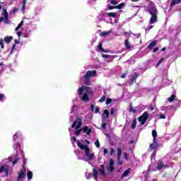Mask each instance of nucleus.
Here are the masks:
<instances>
[{"mask_svg":"<svg viewBox=\"0 0 181 181\" xmlns=\"http://www.w3.org/2000/svg\"><path fill=\"white\" fill-rule=\"evenodd\" d=\"M0 46H1V49H4L5 48V47L4 45V42L2 41V40H1V41H0Z\"/></svg>","mask_w":181,"mask_h":181,"instance_id":"obj_50","label":"nucleus"},{"mask_svg":"<svg viewBox=\"0 0 181 181\" xmlns=\"http://www.w3.org/2000/svg\"><path fill=\"white\" fill-rule=\"evenodd\" d=\"M102 57H103V59H110V55L109 54H102Z\"/></svg>","mask_w":181,"mask_h":181,"instance_id":"obj_46","label":"nucleus"},{"mask_svg":"<svg viewBox=\"0 0 181 181\" xmlns=\"http://www.w3.org/2000/svg\"><path fill=\"white\" fill-rule=\"evenodd\" d=\"M124 46L127 50L131 49V44H129V41L128 40H124Z\"/></svg>","mask_w":181,"mask_h":181,"instance_id":"obj_24","label":"nucleus"},{"mask_svg":"<svg viewBox=\"0 0 181 181\" xmlns=\"http://www.w3.org/2000/svg\"><path fill=\"white\" fill-rule=\"evenodd\" d=\"M127 77V74L123 73L121 76V78H125Z\"/></svg>","mask_w":181,"mask_h":181,"instance_id":"obj_57","label":"nucleus"},{"mask_svg":"<svg viewBox=\"0 0 181 181\" xmlns=\"http://www.w3.org/2000/svg\"><path fill=\"white\" fill-rule=\"evenodd\" d=\"M105 116H106V118L107 119L110 118V111L107 109H105L104 110V112L102 114L103 121H105Z\"/></svg>","mask_w":181,"mask_h":181,"instance_id":"obj_12","label":"nucleus"},{"mask_svg":"<svg viewBox=\"0 0 181 181\" xmlns=\"http://www.w3.org/2000/svg\"><path fill=\"white\" fill-rule=\"evenodd\" d=\"M99 172L101 173L103 176L105 175V167L103 164L100 165V168L99 169Z\"/></svg>","mask_w":181,"mask_h":181,"instance_id":"obj_21","label":"nucleus"},{"mask_svg":"<svg viewBox=\"0 0 181 181\" xmlns=\"http://www.w3.org/2000/svg\"><path fill=\"white\" fill-rule=\"evenodd\" d=\"M27 177L28 180H32V178L33 177V173H32V171H28L27 173Z\"/></svg>","mask_w":181,"mask_h":181,"instance_id":"obj_29","label":"nucleus"},{"mask_svg":"<svg viewBox=\"0 0 181 181\" xmlns=\"http://www.w3.org/2000/svg\"><path fill=\"white\" fill-rule=\"evenodd\" d=\"M82 101H90V96L87 93H83V97L81 98Z\"/></svg>","mask_w":181,"mask_h":181,"instance_id":"obj_20","label":"nucleus"},{"mask_svg":"<svg viewBox=\"0 0 181 181\" xmlns=\"http://www.w3.org/2000/svg\"><path fill=\"white\" fill-rule=\"evenodd\" d=\"M12 40H13V37H12V36H6L4 37V42L6 43H11V42H12Z\"/></svg>","mask_w":181,"mask_h":181,"instance_id":"obj_19","label":"nucleus"},{"mask_svg":"<svg viewBox=\"0 0 181 181\" xmlns=\"http://www.w3.org/2000/svg\"><path fill=\"white\" fill-rule=\"evenodd\" d=\"M124 5H125V3H121L119 5L115 6V9H122Z\"/></svg>","mask_w":181,"mask_h":181,"instance_id":"obj_33","label":"nucleus"},{"mask_svg":"<svg viewBox=\"0 0 181 181\" xmlns=\"http://www.w3.org/2000/svg\"><path fill=\"white\" fill-rule=\"evenodd\" d=\"M158 146V141L156 140V141H153V143L150 144V149H151L152 151H155V149H156Z\"/></svg>","mask_w":181,"mask_h":181,"instance_id":"obj_13","label":"nucleus"},{"mask_svg":"<svg viewBox=\"0 0 181 181\" xmlns=\"http://www.w3.org/2000/svg\"><path fill=\"white\" fill-rule=\"evenodd\" d=\"M14 45H19V41L18 40H14Z\"/></svg>","mask_w":181,"mask_h":181,"instance_id":"obj_61","label":"nucleus"},{"mask_svg":"<svg viewBox=\"0 0 181 181\" xmlns=\"http://www.w3.org/2000/svg\"><path fill=\"white\" fill-rule=\"evenodd\" d=\"M20 158H15V160L13 161V166H15L19 162Z\"/></svg>","mask_w":181,"mask_h":181,"instance_id":"obj_40","label":"nucleus"},{"mask_svg":"<svg viewBox=\"0 0 181 181\" xmlns=\"http://www.w3.org/2000/svg\"><path fill=\"white\" fill-rule=\"evenodd\" d=\"M22 172H26V161L23 160V168L21 170Z\"/></svg>","mask_w":181,"mask_h":181,"instance_id":"obj_35","label":"nucleus"},{"mask_svg":"<svg viewBox=\"0 0 181 181\" xmlns=\"http://www.w3.org/2000/svg\"><path fill=\"white\" fill-rule=\"evenodd\" d=\"M26 177V172L20 170L18 173V177L17 178V181H21L23 177Z\"/></svg>","mask_w":181,"mask_h":181,"instance_id":"obj_9","label":"nucleus"},{"mask_svg":"<svg viewBox=\"0 0 181 181\" xmlns=\"http://www.w3.org/2000/svg\"><path fill=\"white\" fill-rule=\"evenodd\" d=\"M17 35L18 36V37H21V36H22V32L21 31L17 32Z\"/></svg>","mask_w":181,"mask_h":181,"instance_id":"obj_59","label":"nucleus"},{"mask_svg":"<svg viewBox=\"0 0 181 181\" xmlns=\"http://www.w3.org/2000/svg\"><path fill=\"white\" fill-rule=\"evenodd\" d=\"M114 169H115V167H114V160L111 159L110 160V165H109V168L108 170L109 172H114Z\"/></svg>","mask_w":181,"mask_h":181,"instance_id":"obj_11","label":"nucleus"},{"mask_svg":"<svg viewBox=\"0 0 181 181\" xmlns=\"http://www.w3.org/2000/svg\"><path fill=\"white\" fill-rule=\"evenodd\" d=\"M136 128V118L133 119V122L132 123V129H135Z\"/></svg>","mask_w":181,"mask_h":181,"instance_id":"obj_30","label":"nucleus"},{"mask_svg":"<svg viewBox=\"0 0 181 181\" xmlns=\"http://www.w3.org/2000/svg\"><path fill=\"white\" fill-rule=\"evenodd\" d=\"M159 119H166V116L163 114H161L159 117Z\"/></svg>","mask_w":181,"mask_h":181,"instance_id":"obj_44","label":"nucleus"},{"mask_svg":"<svg viewBox=\"0 0 181 181\" xmlns=\"http://www.w3.org/2000/svg\"><path fill=\"white\" fill-rule=\"evenodd\" d=\"M131 172V168H129L127 170H126L124 173L121 176V179H124V177H127Z\"/></svg>","mask_w":181,"mask_h":181,"instance_id":"obj_15","label":"nucleus"},{"mask_svg":"<svg viewBox=\"0 0 181 181\" xmlns=\"http://www.w3.org/2000/svg\"><path fill=\"white\" fill-rule=\"evenodd\" d=\"M86 92L87 93V94H93V90L91 89V87L89 86H86L85 88Z\"/></svg>","mask_w":181,"mask_h":181,"instance_id":"obj_28","label":"nucleus"},{"mask_svg":"<svg viewBox=\"0 0 181 181\" xmlns=\"http://www.w3.org/2000/svg\"><path fill=\"white\" fill-rule=\"evenodd\" d=\"M4 23H11V21L8 18V11L6 9L4 10Z\"/></svg>","mask_w":181,"mask_h":181,"instance_id":"obj_10","label":"nucleus"},{"mask_svg":"<svg viewBox=\"0 0 181 181\" xmlns=\"http://www.w3.org/2000/svg\"><path fill=\"white\" fill-rule=\"evenodd\" d=\"M18 138V133H16L13 136V139H16Z\"/></svg>","mask_w":181,"mask_h":181,"instance_id":"obj_62","label":"nucleus"},{"mask_svg":"<svg viewBox=\"0 0 181 181\" xmlns=\"http://www.w3.org/2000/svg\"><path fill=\"white\" fill-rule=\"evenodd\" d=\"M4 97H5V95L0 94V101H2V100H4Z\"/></svg>","mask_w":181,"mask_h":181,"instance_id":"obj_56","label":"nucleus"},{"mask_svg":"<svg viewBox=\"0 0 181 181\" xmlns=\"http://www.w3.org/2000/svg\"><path fill=\"white\" fill-rule=\"evenodd\" d=\"M156 45H158V40H153L148 45V49H152L153 47H155V46H156Z\"/></svg>","mask_w":181,"mask_h":181,"instance_id":"obj_17","label":"nucleus"},{"mask_svg":"<svg viewBox=\"0 0 181 181\" xmlns=\"http://www.w3.org/2000/svg\"><path fill=\"white\" fill-rule=\"evenodd\" d=\"M107 15L109 16L110 18H117V13H107Z\"/></svg>","mask_w":181,"mask_h":181,"instance_id":"obj_34","label":"nucleus"},{"mask_svg":"<svg viewBox=\"0 0 181 181\" xmlns=\"http://www.w3.org/2000/svg\"><path fill=\"white\" fill-rule=\"evenodd\" d=\"M25 8H26V5L23 4L22 8H21L22 11H25Z\"/></svg>","mask_w":181,"mask_h":181,"instance_id":"obj_60","label":"nucleus"},{"mask_svg":"<svg viewBox=\"0 0 181 181\" xmlns=\"http://www.w3.org/2000/svg\"><path fill=\"white\" fill-rule=\"evenodd\" d=\"M129 112H133L134 114H135V112H136V110L132 108V105H130V107H129Z\"/></svg>","mask_w":181,"mask_h":181,"instance_id":"obj_38","label":"nucleus"},{"mask_svg":"<svg viewBox=\"0 0 181 181\" xmlns=\"http://www.w3.org/2000/svg\"><path fill=\"white\" fill-rule=\"evenodd\" d=\"M139 73L134 72L133 75L130 76V82H129V86H132V84H134V83H136V80L139 77Z\"/></svg>","mask_w":181,"mask_h":181,"instance_id":"obj_5","label":"nucleus"},{"mask_svg":"<svg viewBox=\"0 0 181 181\" xmlns=\"http://www.w3.org/2000/svg\"><path fill=\"white\" fill-rule=\"evenodd\" d=\"M114 112H115L114 108L112 107V108H111V110H110V115H114Z\"/></svg>","mask_w":181,"mask_h":181,"instance_id":"obj_58","label":"nucleus"},{"mask_svg":"<svg viewBox=\"0 0 181 181\" xmlns=\"http://www.w3.org/2000/svg\"><path fill=\"white\" fill-rule=\"evenodd\" d=\"M175 98H176V95H172L171 97L168 98L169 103H173V101H175Z\"/></svg>","mask_w":181,"mask_h":181,"instance_id":"obj_36","label":"nucleus"},{"mask_svg":"<svg viewBox=\"0 0 181 181\" xmlns=\"http://www.w3.org/2000/svg\"><path fill=\"white\" fill-rule=\"evenodd\" d=\"M148 118H149V113L144 112L142 115L138 117V121L140 122L141 125H145Z\"/></svg>","mask_w":181,"mask_h":181,"instance_id":"obj_4","label":"nucleus"},{"mask_svg":"<svg viewBox=\"0 0 181 181\" xmlns=\"http://www.w3.org/2000/svg\"><path fill=\"white\" fill-rule=\"evenodd\" d=\"M110 4L112 5H117L118 4V1H117V0H111L110 1Z\"/></svg>","mask_w":181,"mask_h":181,"instance_id":"obj_41","label":"nucleus"},{"mask_svg":"<svg viewBox=\"0 0 181 181\" xmlns=\"http://www.w3.org/2000/svg\"><path fill=\"white\" fill-rule=\"evenodd\" d=\"M102 128H103V129H105V128H107V123L103 122L102 124Z\"/></svg>","mask_w":181,"mask_h":181,"instance_id":"obj_51","label":"nucleus"},{"mask_svg":"<svg viewBox=\"0 0 181 181\" xmlns=\"http://www.w3.org/2000/svg\"><path fill=\"white\" fill-rule=\"evenodd\" d=\"M103 153L104 155H107V153H108V150L107 148H104Z\"/></svg>","mask_w":181,"mask_h":181,"instance_id":"obj_55","label":"nucleus"},{"mask_svg":"<svg viewBox=\"0 0 181 181\" xmlns=\"http://www.w3.org/2000/svg\"><path fill=\"white\" fill-rule=\"evenodd\" d=\"M98 101L100 103H104L105 101V95H103Z\"/></svg>","mask_w":181,"mask_h":181,"instance_id":"obj_45","label":"nucleus"},{"mask_svg":"<svg viewBox=\"0 0 181 181\" xmlns=\"http://www.w3.org/2000/svg\"><path fill=\"white\" fill-rule=\"evenodd\" d=\"M147 10L150 15H151L149 24L152 25L153 23H156L158 21V8H156V6L148 7Z\"/></svg>","mask_w":181,"mask_h":181,"instance_id":"obj_1","label":"nucleus"},{"mask_svg":"<svg viewBox=\"0 0 181 181\" xmlns=\"http://www.w3.org/2000/svg\"><path fill=\"white\" fill-rule=\"evenodd\" d=\"M115 151H114V148H111V151H110V155H113Z\"/></svg>","mask_w":181,"mask_h":181,"instance_id":"obj_63","label":"nucleus"},{"mask_svg":"<svg viewBox=\"0 0 181 181\" xmlns=\"http://www.w3.org/2000/svg\"><path fill=\"white\" fill-rule=\"evenodd\" d=\"M78 93L79 95H83V93H84V86H82L80 88H78Z\"/></svg>","mask_w":181,"mask_h":181,"instance_id":"obj_32","label":"nucleus"},{"mask_svg":"<svg viewBox=\"0 0 181 181\" xmlns=\"http://www.w3.org/2000/svg\"><path fill=\"white\" fill-rule=\"evenodd\" d=\"M181 0H171L170 6H175V5H177L180 4Z\"/></svg>","mask_w":181,"mask_h":181,"instance_id":"obj_23","label":"nucleus"},{"mask_svg":"<svg viewBox=\"0 0 181 181\" xmlns=\"http://www.w3.org/2000/svg\"><path fill=\"white\" fill-rule=\"evenodd\" d=\"M76 144L80 149L85 151L86 156H87L89 160H93V159H94V153H90V148H88V146L82 144L79 140L77 141Z\"/></svg>","mask_w":181,"mask_h":181,"instance_id":"obj_2","label":"nucleus"},{"mask_svg":"<svg viewBox=\"0 0 181 181\" xmlns=\"http://www.w3.org/2000/svg\"><path fill=\"white\" fill-rule=\"evenodd\" d=\"M77 125V120H75L71 125V128H74Z\"/></svg>","mask_w":181,"mask_h":181,"instance_id":"obj_52","label":"nucleus"},{"mask_svg":"<svg viewBox=\"0 0 181 181\" xmlns=\"http://www.w3.org/2000/svg\"><path fill=\"white\" fill-rule=\"evenodd\" d=\"M19 146H21V144L19 143H16L13 144V148L14 151H18V148H19Z\"/></svg>","mask_w":181,"mask_h":181,"instance_id":"obj_37","label":"nucleus"},{"mask_svg":"<svg viewBox=\"0 0 181 181\" xmlns=\"http://www.w3.org/2000/svg\"><path fill=\"white\" fill-rule=\"evenodd\" d=\"M111 103H112V99L107 98V100H106V105H109V104H111Z\"/></svg>","mask_w":181,"mask_h":181,"instance_id":"obj_39","label":"nucleus"},{"mask_svg":"<svg viewBox=\"0 0 181 181\" xmlns=\"http://www.w3.org/2000/svg\"><path fill=\"white\" fill-rule=\"evenodd\" d=\"M90 110L91 111H94V105H91Z\"/></svg>","mask_w":181,"mask_h":181,"instance_id":"obj_64","label":"nucleus"},{"mask_svg":"<svg viewBox=\"0 0 181 181\" xmlns=\"http://www.w3.org/2000/svg\"><path fill=\"white\" fill-rule=\"evenodd\" d=\"M158 50H159V47H155L153 49V53H156V52H158Z\"/></svg>","mask_w":181,"mask_h":181,"instance_id":"obj_54","label":"nucleus"},{"mask_svg":"<svg viewBox=\"0 0 181 181\" xmlns=\"http://www.w3.org/2000/svg\"><path fill=\"white\" fill-rule=\"evenodd\" d=\"M124 159H126V160H129V156H128V153H124Z\"/></svg>","mask_w":181,"mask_h":181,"instance_id":"obj_43","label":"nucleus"},{"mask_svg":"<svg viewBox=\"0 0 181 181\" xmlns=\"http://www.w3.org/2000/svg\"><path fill=\"white\" fill-rule=\"evenodd\" d=\"M85 81H84V84L85 86H90L91 80L90 79V78L88 77H84Z\"/></svg>","mask_w":181,"mask_h":181,"instance_id":"obj_27","label":"nucleus"},{"mask_svg":"<svg viewBox=\"0 0 181 181\" xmlns=\"http://www.w3.org/2000/svg\"><path fill=\"white\" fill-rule=\"evenodd\" d=\"M18 11H19V8L14 7L12 12L13 14H15V13H16V12H18Z\"/></svg>","mask_w":181,"mask_h":181,"instance_id":"obj_48","label":"nucleus"},{"mask_svg":"<svg viewBox=\"0 0 181 181\" xmlns=\"http://www.w3.org/2000/svg\"><path fill=\"white\" fill-rule=\"evenodd\" d=\"M22 26H23V21H21V23L16 28V29H15L16 32H18V30H19V29H21V28H22Z\"/></svg>","mask_w":181,"mask_h":181,"instance_id":"obj_31","label":"nucleus"},{"mask_svg":"<svg viewBox=\"0 0 181 181\" xmlns=\"http://www.w3.org/2000/svg\"><path fill=\"white\" fill-rule=\"evenodd\" d=\"M165 168H168V165H165V164L163 163V161L159 160V162L157 164V167H156L158 170H161L162 169H163Z\"/></svg>","mask_w":181,"mask_h":181,"instance_id":"obj_8","label":"nucleus"},{"mask_svg":"<svg viewBox=\"0 0 181 181\" xmlns=\"http://www.w3.org/2000/svg\"><path fill=\"white\" fill-rule=\"evenodd\" d=\"M122 154V148H117V160H119L121 159V155Z\"/></svg>","mask_w":181,"mask_h":181,"instance_id":"obj_26","label":"nucleus"},{"mask_svg":"<svg viewBox=\"0 0 181 181\" xmlns=\"http://www.w3.org/2000/svg\"><path fill=\"white\" fill-rule=\"evenodd\" d=\"M4 172L6 176H8L9 175V168L6 167V165H3L0 168V173Z\"/></svg>","mask_w":181,"mask_h":181,"instance_id":"obj_7","label":"nucleus"},{"mask_svg":"<svg viewBox=\"0 0 181 181\" xmlns=\"http://www.w3.org/2000/svg\"><path fill=\"white\" fill-rule=\"evenodd\" d=\"M93 176L95 180L98 181V171L95 168L93 169Z\"/></svg>","mask_w":181,"mask_h":181,"instance_id":"obj_16","label":"nucleus"},{"mask_svg":"<svg viewBox=\"0 0 181 181\" xmlns=\"http://www.w3.org/2000/svg\"><path fill=\"white\" fill-rule=\"evenodd\" d=\"M163 60V58H161L158 62L157 63L156 67H159V66L160 65V63H162V61Z\"/></svg>","mask_w":181,"mask_h":181,"instance_id":"obj_47","label":"nucleus"},{"mask_svg":"<svg viewBox=\"0 0 181 181\" xmlns=\"http://www.w3.org/2000/svg\"><path fill=\"white\" fill-rule=\"evenodd\" d=\"M95 114H98V112H100V107H96L95 108Z\"/></svg>","mask_w":181,"mask_h":181,"instance_id":"obj_53","label":"nucleus"},{"mask_svg":"<svg viewBox=\"0 0 181 181\" xmlns=\"http://www.w3.org/2000/svg\"><path fill=\"white\" fill-rule=\"evenodd\" d=\"M98 47L99 49V50H100V52H103V53H109L110 51L108 49H105L104 48H103V43L100 42L98 45Z\"/></svg>","mask_w":181,"mask_h":181,"instance_id":"obj_14","label":"nucleus"},{"mask_svg":"<svg viewBox=\"0 0 181 181\" xmlns=\"http://www.w3.org/2000/svg\"><path fill=\"white\" fill-rule=\"evenodd\" d=\"M78 124L75 127V129H78L79 128H81V125H83V122H81V118L78 117Z\"/></svg>","mask_w":181,"mask_h":181,"instance_id":"obj_22","label":"nucleus"},{"mask_svg":"<svg viewBox=\"0 0 181 181\" xmlns=\"http://www.w3.org/2000/svg\"><path fill=\"white\" fill-rule=\"evenodd\" d=\"M110 34H111V30L110 31H103L100 33L99 36H100V37H104L105 36L110 35Z\"/></svg>","mask_w":181,"mask_h":181,"instance_id":"obj_18","label":"nucleus"},{"mask_svg":"<svg viewBox=\"0 0 181 181\" xmlns=\"http://www.w3.org/2000/svg\"><path fill=\"white\" fill-rule=\"evenodd\" d=\"M107 9H108L109 11H112V9H115V6H109L107 7Z\"/></svg>","mask_w":181,"mask_h":181,"instance_id":"obj_49","label":"nucleus"},{"mask_svg":"<svg viewBox=\"0 0 181 181\" xmlns=\"http://www.w3.org/2000/svg\"><path fill=\"white\" fill-rule=\"evenodd\" d=\"M95 145L96 148H100V141H98V139L95 141Z\"/></svg>","mask_w":181,"mask_h":181,"instance_id":"obj_42","label":"nucleus"},{"mask_svg":"<svg viewBox=\"0 0 181 181\" xmlns=\"http://www.w3.org/2000/svg\"><path fill=\"white\" fill-rule=\"evenodd\" d=\"M95 74H97V71L95 70L88 71L84 75V77H88V78H91V77H95Z\"/></svg>","mask_w":181,"mask_h":181,"instance_id":"obj_6","label":"nucleus"},{"mask_svg":"<svg viewBox=\"0 0 181 181\" xmlns=\"http://www.w3.org/2000/svg\"><path fill=\"white\" fill-rule=\"evenodd\" d=\"M152 136L153 138V142H156V138H158V133L156 132V130L152 131Z\"/></svg>","mask_w":181,"mask_h":181,"instance_id":"obj_25","label":"nucleus"},{"mask_svg":"<svg viewBox=\"0 0 181 181\" xmlns=\"http://www.w3.org/2000/svg\"><path fill=\"white\" fill-rule=\"evenodd\" d=\"M81 131H83L84 132V134H86V135H90L91 134V132H93L92 129H88V126H85L84 127H83V129H78L76 130L75 135L76 136H78V135H80V133L81 132Z\"/></svg>","mask_w":181,"mask_h":181,"instance_id":"obj_3","label":"nucleus"}]
</instances>
